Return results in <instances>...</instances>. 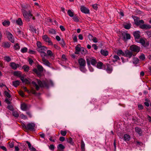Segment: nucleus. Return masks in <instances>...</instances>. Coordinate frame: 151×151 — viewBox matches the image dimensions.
Listing matches in <instances>:
<instances>
[{
    "label": "nucleus",
    "instance_id": "1",
    "mask_svg": "<svg viewBox=\"0 0 151 151\" xmlns=\"http://www.w3.org/2000/svg\"><path fill=\"white\" fill-rule=\"evenodd\" d=\"M36 81L38 85L34 81H32V83L33 85L36 90L37 91H38L40 87L41 88L45 87L47 88H48L49 85L52 86H53L54 85L53 83L51 80L47 81L46 82L45 81H42L39 79H37Z\"/></svg>",
    "mask_w": 151,
    "mask_h": 151
},
{
    "label": "nucleus",
    "instance_id": "2",
    "mask_svg": "<svg viewBox=\"0 0 151 151\" xmlns=\"http://www.w3.org/2000/svg\"><path fill=\"white\" fill-rule=\"evenodd\" d=\"M21 10L23 15L25 18V21L27 22H29L30 20L29 17L33 16V15L31 13V11L29 10L27 12L25 9H22Z\"/></svg>",
    "mask_w": 151,
    "mask_h": 151
},
{
    "label": "nucleus",
    "instance_id": "3",
    "mask_svg": "<svg viewBox=\"0 0 151 151\" xmlns=\"http://www.w3.org/2000/svg\"><path fill=\"white\" fill-rule=\"evenodd\" d=\"M22 127L24 130H30L33 131L35 130V124L33 123H30L26 125L24 124H22Z\"/></svg>",
    "mask_w": 151,
    "mask_h": 151
},
{
    "label": "nucleus",
    "instance_id": "4",
    "mask_svg": "<svg viewBox=\"0 0 151 151\" xmlns=\"http://www.w3.org/2000/svg\"><path fill=\"white\" fill-rule=\"evenodd\" d=\"M78 62L79 65V68L80 70L83 72H85L86 69L85 68L86 65V62L85 60L81 58L78 60Z\"/></svg>",
    "mask_w": 151,
    "mask_h": 151
},
{
    "label": "nucleus",
    "instance_id": "5",
    "mask_svg": "<svg viewBox=\"0 0 151 151\" xmlns=\"http://www.w3.org/2000/svg\"><path fill=\"white\" fill-rule=\"evenodd\" d=\"M37 69L34 68L32 70L34 73L37 74V75L40 77L41 76V73L43 71L44 68L41 65L38 64L37 66Z\"/></svg>",
    "mask_w": 151,
    "mask_h": 151
},
{
    "label": "nucleus",
    "instance_id": "6",
    "mask_svg": "<svg viewBox=\"0 0 151 151\" xmlns=\"http://www.w3.org/2000/svg\"><path fill=\"white\" fill-rule=\"evenodd\" d=\"M86 59L87 63V65L88 67L90 66L91 64L93 66H95L97 63L96 60L93 58H91L89 56L86 57Z\"/></svg>",
    "mask_w": 151,
    "mask_h": 151
},
{
    "label": "nucleus",
    "instance_id": "7",
    "mask_svg": "<svg viewBox=\"0 0 151 151\" xmlns=\"http://www.w3.org/2000/svg\"><path fill=\"white\" fill-rule=\"evenodd\" d=\"M139 42L143 47L146 48H147L150 44L149 42L147 40H145L142 38L140 39Z\"/></svg>",
    "mask_w": 151,
    "mask_h": 151
},
{
    "label": "nucleus",
    "instance_id": "8",
    "mask_svg": "<svg viewBox=\"0 0 151 151\" xmlns=\"http://www.w3.org/2000/svg\"><path fill=\"white\" fill-rule=\"evenodd\" d=\"M130 50L132 51L138 53L140 50V47L136 45H132L130 47Z\"/></svg>",
    "mask_w": 151,
    "mask_h": 151
},
{
    "label": "nucleus",
    "instance_id": "9",
    "mask_svg": "<svg viewBox=\"0 0 151 151\" xmlns=\"http://www.w3.org/2000/svg\"><path fill=\"white\" fill-rule=\"evenodd\" d=\"M47 48L45 46H42L40 47L37 48V50L39 52L43 54L44 56H47V54L44 52L46 50Z\"/></svg>",
    "mask_w": 151,
    "mask_h": 151
},
{
    "label": "nucleus",
    "instance_id": "10",
    "mask_svg": "<svg viewBox=\"0 0 151 151\" xmlns=\"http://www.w3.org/2000/svg\"><path fill=\"white\" fill-rule=\"evenodd\" d=\"M132 55L134 56L135 55H133L132 52L127 50L124 51V57H128L130 58Z\"/></svg>",
    "mask_w": 151,
    "mask_h": 151
},
{
    "label": "nucleus",
    "instance_id": "11",
    "mask_svg": "<svg viewBox=\"0 0 151 151\" xmlns=\"http://www.w3.org/2000/svg\"><path fill=\"white\" fill-rule=\"evenodd\" d=\"M140 34V32L139 31H136L133 32V36L135 40H138L141 37Z\"/></svg>",
    "mask_w": 151,
    "mask_h": 151
},
{
    "label": "nucleus",
    "instance_id": "12",
    "mask_svg": "<svg viewBox=\"0 0 151 151\" xmlns=\"http://www.w3.org/2000/svg\"><path fill=\"white\" fill-rule=\"evenodd\" d=\"M80 9L81 12L83 13L86 14H89L90 13L89 9L84 6H81Z\"/></svg>",
    "mask_w": 151,
    "mask_h": 151
},
{
    "label": "nucleus",
    "instance_id": "13",
    "mask_svg": "<svg viewBox=\"0 0 151 151\" xmlns=\"http://www.w3.org/2000/svg\"><path fill=\"white\" fill-rule=\"evenodd\" d=\"M7 36L8 40L12 43H14V41L12 35L10 32H8L7 34Z\"/></svg>",
    "mask_w": 151,
    "mask_h": 151
},
{
    "label": "nucleus",
    "instance_id": "14",
    "mask_svg": "<svg viewBox=\"0 0 151 151\" xmlns=\"http://www.w3.org/2000/svg\"><path fill=\"white\" fill-rule=\"evenodd\" d=\"M42 38L44 41L46 42H48L49 45H52V43L50 39L46 35H44L42 36Z\"/></svg>",
    "mask_w": 151,
    "mask_h": 151
},
{
    "label": "nucleus",
    "instance_id": "15",
    "mask_svg": "<svg viewBox=\"0 0 151 151\" xmlns=\"http://www.w3.org/2000/svg\"><path fill=\"white\" fill-rule=\"evenodd\" d=\"M139 28L142 29H150L151 28V26L150 25L143 24H141L139 26Z\"/></svg>",
    "mask_w": 151,
    "mask_h": 151
},
{
    "label": "nucleus",
    "instance_id": "16",
    "mask_svg": "<svg viewBox=\"0 0 151 151\" xmlns=\"http://www.w3.org/2000/svg\"><path fill=\"white\" fill-rule=\"evenodd\" d=\"M106 70L108 73H111L113 70V67L110 64L107 63Z\"/></svg>",
    "mask_w": 151,
    "mask_h": 151
},
{
    "label": "nucleus",
    "instance_id": "17",
    "mask_svg": "<svg viewBox=\"0 0 151 151\" xmlns=\"http://www.w3.org/2000/svg\"><path fill=\"white\" fill-rule=\"evenodd\" d=\"M96 67L99 69H105L106 65H104L102 62H98L97 64Z\"/></svg>",
    "mask_w": 151,
    "mask_h": 151
},
{
    "label": "nucleus",
    "instance_id": "18",
    "mask_svg": "<svg viewBox=\"0 0 151 151\" xmlns=\"http://www.w3.org/2000/svg\"><path fill=\"white\" fill-rule=\"evenodd\" d=\"M42 60L44 64L49 67H50L51 64L47 60L45 59V57H43L42 58Z\"/></svg>",
    "mask_w": 151,
    "mask_h": 151
},
{
    "label": "nucleus",
    "instance_id": "19",
    "mask_svg": "<svg viewBox=\"0 0 151 151\" xmlns=\"http://www.w3.org/2000/svg\"><path fill=\"white\" fill-rule=\"evenodd\" d=\"M122 35L123 36L122 39L125 41L126 40H129L131 38V36L129 34L125 33L124 34H122Z\"/></svg>",
    "mask_w": 151,
    "mask_h": 151
},
{
    "label": "nucleus",
    "instance_id": "20",
    "mask_svg": "<svg viewBox=\"0 0 151 151\" xmlns=\"http://www.w3.org/2000/svg\"><path fill=\"white\" fill-rule=\"evenodd\" d=\"M81 46L79 44L77 45L76 47L75 51V54H79V52L81 51V48H80Z\"/></svg>",
    "mask_w": 151,
    "mask_h": 151
},
{
    "label": "nucleus",
    "instance_id": "21",
    "mask_svg": "<svg viewBox=\"0 0 151 151\" xmlns=\"http://www.w3.org/2000/svg\"><path fill=\"white\" fill-rule=\"evenodd\" d=\"M11 43L9 42H4L2 43V46L4 48H8L10 46Z\"/></svg>",
    "mask_w": 151,
    "mask_h": 151
},
{
    "label": "nucleus",
    "instance_id": "22",
    "mask_svg": "<svg viewBox=\"0 0 151 151\" xmlns=\"http://www.w3.org/2000/svg\"><path fill=\"white\" fill-rule=\"evenodd\" d=\"M20 80L23 83H25L27 84H29L30 83V82L29 80L26 78H24L23 76L21 77Z\"/></svg>",
    "mask_w": 151,
    "mask_h": 151
},
{
    "label": "nucleus",
    "instance_id": "23",
    "mask_svg": "<svg viewBox=\"0 0 151 151\" xmlns=\"http://www.w3.org/2000/svg\"><path fill=\"white\" fill-rule=\"evenodd\" d=\"M10 66L12 69L16 70L17 67H19V65L18 64H16L15 63L12 62L10 63Z\"/></svg>",
    "mask_w": 151,
    "mask_h": 151
},
{
    "label": "nucleus",
    "instance_id": "24",
    "mask_svg": "<svg viewBox=\"0 0 151 151\" xmlns=\"http://www.w3.org/2000/svg\"><path fill=\"white\" fill-rule=\"evenodd\" d=\"M135 23L137 26H140L141 25L140 24H144V21L142 20H138L137 19H134Z\"/></svg>",
    "mask_w": 151,
    "mask_h": 151
},
{
    "label": "nucleus",
    "instance_id": "25",
    "mask_svg": "<svg viewBox=\"0 0 151 151\" xmlns=\"http://www.w3.org/2000/svg\"><path fill=\"white\" fill-rule=\"evenodd\" d=\"M6 95V97L5 99L6 102L7 104H10L11 103L10 101H11L12 100L11 98V95Z\"/></svg>",
    "mask_w": 151,
    "mask_h": 151
},
{
    "label": "nucleus",
    "instance_id": "26",
    "mask_svg": "<svg viewBox=\"0 0 151 151\" xmlns=\"http://www.w3.org/2000/svg\"><path fill=\"white\" fill-rule=\"evenodd\" d=\"M57 148L59 151H64L65 147L62 144H59L58 145Z\"/></svg>",
    "mask_w": 151,
    "mask_h": 151
},
{
    "label": "nucleus",
    "instance_id": "27",
    "mask_svg": "<svg viewBox=\"0 0 151 151\" xmlns=\"http://www.w3.org/2000/svg\"><path fill=\"white\" fill-rule=\"evenodd\" d=\"M135 132L137 133L140 136L142 135V131L141 129L138 127H136L135 128Z\"/></svg>",
    "mask_w": 151,
    "mask_h": 151
},
{
    "label": "nucleus",
    "instance_id": "28",
    "mask_svg": "<svg viewBox=\"0 0 151 151\" xmlns=\"http://www.w3.org/2000/svg\"><path fill=\"white\" fill-rule=\"evenodd\" d=\"M21 108L22 110L25 111L27 109V106L25 103L22 104L21 105Z\"/></svg>",
    "mask_w": 151,
    "mask_h": 151
},
{
    "label": "nucleus",
    "instance_id": "29",
    "mask_svg": "<svg viewBox=\"0 0 151 151\" xmlns=\"http://www.w3.org/2000/svg\"><path fill=\"white\" fill-rule=\"evenodd\" d=\"M102 55L106 56L108 55V52L107 50L101 49L100 51Z\"/></svg>",
    "mask_w": 151,
    "mask_h": 151
},
{
    "label": "nucleus",
    "instance_id": "30",
    "mask_svg": "<svg viewBox=\"0 0 151 151\" xmlns=\"http://www.w3.org/2000/svg\"><path fill=\"white\" fill-rule=\"evenodd\" d=\"M14 74L15 76L20 77V78H21V77L22 76H21L22 73L20 71H14Z\"/></svg>",
    "mask_w": 151,
    "mask_h": 151
},
{
    "label": "nucleus",
    "instance_id": "31",
    "mask_svg": "<svg viewBox=\"0 0 151 151\" xmlns=\"http://www.w3.org/2000/svg\"><path fill=\"white\" fill-rule=\"evenodd\" d=\"M17 24L21 26L22 25L23 23L21 19L20 18H18L16 21Z\"/></svg>",
    "mask_w": 151,
    "mask_h": 151
},
{
    "label": "nucleus",
    "instance_id": "32",
    "mask_svg": "<svg viewBox=\"0 0 151 151\" xmlns=\"http://www.w3.org/2000/svg\"><path fill=\"white\" fill-rule=\"evenodd\" d=\"M117 54L119 56H120L121 55H122L124 56V52L122 50H118L117 51Z\"/></svg>",
    "mask_w": 151,
    "mask_h": 151
},
{
    "label": "nucleus",
    "instance_id": "33",
    "mask_svg": "<svg viewBox=\"0 0 151 151\" xmlns=\"http://www.w3.org/2000/svg\"><path fill=\"white\" fill-rule=\"evenodd\" d=\"M67 141L68 143L72 145H74V143L73 141V139L71 137L67 139Z\"/></svg>",
    "mask_w": 151,
    "mask_h": 151
},
{
    "label": "nucleus",
    "instance_id": "34",
    "mask_svg": "<svg viewBox=\"0 0 151 151\" xmlns=\"http://www.w3.org/2000/svg\"><path fill=\"white\" fill-rule=\"evenodd\" d=\"M20 81H15L13 82V85L15 87H17L19 85Z\"/></svg>",
    "mask_w": 151,
    "mask_h": 151
},
{
    "label": "nucleus",
    "instance_id": "35",
    "mask_svg": "<svg viewBox=\"0 0 151 151\" xmlns=\"http://www.w3.org/2000/svg\"><path fill=\"white\" fill-rule=\"evenodd\" d=\"M130 136L129 135L126 134L124 135V140L125 141H128L130 139Z\"/></svg>",
    "mask_w": 151,
    "mask_h": 151
},
{
    "label": "nucleus",
    "instance_id": "36",
    "mask_svg": "<svg viewBox=\"0 0 151 151\" xmlns=\"http://www.w3.org/2000/svg\"><path fill=\"white\" fill-rule=\"evenodd\" d=\"M12 114L16 118H17L19 116V114L16 111L14 110L12 112Z\"/></svg>",
    "mask_w": 151,
    "mask_h": 151
},
{
    "label": "nucleus",
    "instance_id": "37",
    "mask_svg": "<svg viewBox=\"0 0 151 151\" xmlns=\"http://www.w3.org/2000/svg\"><path fill=\"white\" fill-rule=\"evenodd\" d=\"M29 67L26 65H24L22 67V68L23 69L25 72H28L29 70Z\"/></svg>",
    "mask_w": 151,
    "mask_h": 151
},
{
    "label": "nucleus",
    "instance_id": "38",
    "mask_svg": "<svg viewBox=\"0 0 151 151\" xmlns=\"http://www.w3.org/2000/svg\"><path fill=\"white\" fill-rule=\"evenodd\" d=\"M47 55H48L50 57H54V54L52 53V51L50 50H48L47 51Z\"/></svg>",
    "mask_w": 151,
    "mask_h": 151
},
{
    "label": "nucleus",
    "instance_id": "39",
    "mask_svg": "<svg viewBox=\"0 0 151 151\" xmlns=\"http://www.w3.org/2000/svg\"><path fill=\"white\" fill-rule=\"evenodd\" d=\"M10 24V22L9 21L5 20L2 22V24L4 26H9Z\"/></svg>",
    "mask_w": 151,
    "mask_h": 151
},
{
    "label": "nucleus",
    "instance_id": "40",
    "mask_svg": "<svg viewBox=\"0 0 151 151\" xmlns=\"http://www.w3.org/2000/svg\"><path fill=\"white\" fill-rule=\"evenodd\" d=\"M14 48L16 50H19L20 49V46L18 43H17L14 46Z\"/></svg>",
    "mask_w": 151,
    "mask_h": 151
},
{
    "label": "nucleus",
    "instance_id": "41",
    "mask_svg": "<svg viewBox=\"0 0 151 151\" xmlns=\"http://www.w3.org/2000/svg\"><path fill=\"white\" fill-rule=\"evenodd\" d=\"M68 15L71 17H73L74 16V13L70 10H68L67 12Z\"/></svg>",
    "mask_w": 151,
    "mask_h": 151
},
{
    "label": "nucleus",
    "instance_id": "42",
    "mask_svg": "<svg viewBox=\"0 0 151 151\" xmlns=\"http://www.w3.org/2000/svg\"><path fill=\"white\" fill-rule=\"evenodd\" d=\"M131 24L130 23L127 24L124 26V28L127 29H129L131 28Z\"/></svg>",
    "mask_w": 151,
    "mask_h": 151
},
{
    "label": "nucleus",
    "instance_id": "43",
    "mask_svg": "<svg viewBox=\"0 0 151 151\" xmlns=\"http://www.w3.org/2000/svg\"><path fill=\"white\" fill-rule=\"evenodd\" d=\"M60 41V43L62 47H64L66 45L65 42L63 39Z\"/></svg>",
    "mask_w": 151,
    "mask_h": 151
},
{
    "label": "nucleus",
    "instance_id": "44",
    "mask_svg": "<svg viewBox=\"0 0 151 151\" xmlns=\"http://www.w3.org/2000/svg\"><path fill=\"white\" fill-rule=\"evenodd\" d=\"M22 9H27L28 8V5L27 4H23L21 5Z\"/></svg>",
    "mask_w": 151,
    "mask_h": 151
},
{
    "label": "nucleus",
    "instance_id": "45",
    "mask_svg": "<svg viewBox=\"0 0 151 151\" xmlns=\"http://www.w3.org/2000/svg\"><path fill=\"white\" fill-rule=\"evenodd\" d=\"M28 49L26 47H24L21 49V52L23 53H24L27 52Z\"/></svg>",
    "mask_w": 151,
    "mask_h": 151
},
{
    "label": "nucleus",
    "instance_id": "46",
    "mask_svg": "<svg viewBox=\"0 0 151 151\" xmlns=\"http://www.w3.org/2000/svg\"><path fill=\"white\" fill-rule=\"evenodd\" d=\"M80 51L81 52L82 54H86V50L84 48L82 47L81 48Z\"/></svg>",
    "mask_w": 151,
    "mask_h": 151
},
{
    "label": "nucleus",
    "instance_id": "47",
    "mask_svg": "<svg viewBox=\"0 0 151 151\" xmlns=\"http://www.w3.org/2000/svg\"><path fill=\"white\" fill-rule=\"evenodd\" d=\"M49 33L50 34H56V32L53 29H51L49 30Z\"/></svg>",
    "mask_w": 151,
    "mask_h": 151
},
{
    "label": "nucleus",
    "instance_id": "48",
    "mask_svg": "<svg viewBox=\"0 0 151 151\" xmlns=\"http://www.w3.org/2000/svg\"><path fill=\"white\" fill-rule=\"evenodd\" d=\"M72 19L74 21L76 22H78L79 21L78 17H76L75 16L73 17Z\"/></svg>",
    "mask_w": 151,
    "mask_h": 151
},
{
    "label": "nucleus",
    "instance_id": "49",
    "mask_svg": "<svg viewBox=\"0 0 151 151\" xmlns=\"http://www.w3.org/2000/svg\"><path fill=\"white\" fill-rule=\"evenodd\" d=\"M4 60L6 61L7 62H9L11 61V58H10L8 56H6L4 58Z\"/></svg>",
    "mask_w": 151,
    "mask_h": 151
},
{
    "label": "nucleus",
    "instance_id": "50",
    "mask_svg": "<svg viewBox=\"0 0 151 151\" xmlns=\"http://www.w3.org/2000/svg\"><path fill=\"white\" fill-rule=\"evenodd\" d=\"M145 33L146 34L150 37H151V30L146 31Z\"/></svg>",
    "mask_w": 151,
    "mask_h": 151
},
{
    "label": "nucleus",
    "instance_id": "51",
    "mask_svg": "<svg viewBox=\"0 0 151 151\" xmlns=\"http://www.w3.org/2000/svg\"><path fill=\"white\" fill-rule=\"evenodd\" d=\"M7 109L9 110L13 111L14 110L13 106L12 105H9L7 106Z\"/></svg>",
    "mask_w": 151,
    "mask_h": 151
},
{
    "label": "nucleus",
    "instance_id": "52",
    "mask_svg": "<svg viewBox=\"0 0 151 151\" xmlns=\"http://www.w3.org/2000/svg\"><path fill=\"white\" fill-rule=\"evenodd\" d=\"M99 5L97 4H94L92 5V6L93 8L96 10L98 8V6H99Z\"/></svg>",
    "mask_w": 151,
    "mask_h": 151
},
{
    "label": "nucleus",
    "instance_id": "53",
    "mask_svg": "<svg viewBox=\"0 0 151 151\" xmlns=\"http://www.w3.org/2000/svg\"><path fill=\"white\" fill-rule=\"evenodd\" d=\"M85 143L83 140H81V149H85Z\"/></svg>",
    "mask_w": 151,
    "mask_h": 151
},
{
    "label": "nucleus",
    "instance_id": "54",
    "mask_svg": "<svg viewBox=\"0 0 151 151\" xmlns=\"http://www.w3.org/2000/svg\"><path fill=\"white\" fill-rule=\"evenodd\" d=\"M140 59L142 60H144L145 59V55L143 54H142L139 57Z\"/></svg>",
    "mask_w": 151,
    "mask_h": 151
},
{
    "label": "nucleus",
    "instance_id": "55",
    "mask_svg": "<svg viewBox=\"0 0 151 151\" xmlns=\"http://www.w3.org/2000/svg\"><path fill=\"white\" fill-rule=\"evenodd\" d=\"M49 147L50 149L51 150H53L55 149V146L54 145L52 144L49 146Z\"/></svg>",
    "mask_w": 151,
    "mask_h": 151
},
{
    "label": "nucleus",
    "instance_id": "56",
    "mask_svg": "<svg viewBox=\"0 0 151 151\" xmlns=\"http://www.w3.org/2000/svg\"><path fill=\"white\" fill-rule=\"evenodd\" d=\"M9 146L11 148H12L14 146V142H12L9 143Z\"/></svg>",
    "mask_w": 151,
    "mask_h": 151
},
{
    "label": "nucleus",
    "instance_id": "57",
    "mask_svg": "<svg viewBox=\"0 0 151 151\" xmlns=\"http://www.w3.org/2000/svg\"><path fill=\"white\" fill-rule=\"evenodd\" d=\"M60 133L63 136H65L67 132L66 131H63L62 130L61 131Z\"/></svg>",
    "mask_w": 151,
    "mask_h": 151
},
{
    "label": "nucleus",
    "instance_id": "58",
    "mask_svg": "<svg viewBox=\"0 0 151 151\" xmlns=\"http://www.w3.org/2000/svg\"><path fill=\"white\" fill-rule=\"evenodd\" d=\"M28 52L30 54H35L36 52L31 50H29Z\"/></svg>",
    "mask_w": 151,
    "mask_h": 151
},
{
    "label": "nucleus",
    "instance_id": "59",
    "mask_svg": "<svg viewBox=\"0 0 151 151\" xmlns=\"http://www.w3.org/2000/svg\"><path fill=\"white\" fill-rule=\"evenodd\" d=\"M73 40L74 42H78L77 37L76 35H75L74 37H73Z\"/></svg>",
    "mask_w": 151,
    "mask_h": 151
},
{
    "label": "nucleus",
    "instance_id": "60",
    "mask_svg": "<svg viewBox=\"0 0 151 151\" xmlns=\"http://www.w3.org/2000/svg\"><path fill=\"white\" fill-rule=\"evenodd\" d=\"M28 61L30 65H32L33 63V60L30 58H29Z\"/></svg>",
    "mask_w": 151,
    "mask_h": 151
},
{
    "label": "nucleus",
    "instance_id": "61",
    "mask_svg": "<svg viewBox=\"0 0 151 151\" xmlns=\"http://www.w3.org/2000/svg\"><path fill=\"white\" fill-rule=\"evenodd\" d=\"M37 48H39L40 47H42V44L40 42L38 41L37 42Z\"/></svg>",
    "mask_w": 151,
    "mask_h": 151
},
{
    "label": "nucleus",
    "instance_id": "62",
    "mask_svg": "<svg viewBox=\"0 0 151 151\" xmlns=\"http://www.w3.org/2000/svg\"><path fill=\"white\" fill-rule=\"evenodd\" d=\"M113 58L117 60H120V58L118 55H114L113 57Z\"/></svg>",
    "mask_w": 151,
    "mask_h": 151
},
{
    "label": "nucleus",
    "instance_id": "63",
    "mask_svg": "<svg viewBox=\"0 0 151 151\" xmlns=\"http://www.w3.org/2000/svg\"><path fill=\"white\" fill-rule=\"evenodd\" d=\"M29 148L31 151H36V149L32 146H31V147H29Z\"/></svg>",
    "mask_w": 151,
    "mask_h": 151
},
{
    "label": "nucleus",
    "instance_id": "64",
    "mask_svg": "<svg viewBox=\"0 0 151 151\" xmlns=\"http://www.w3.org/2000/svg\"><path fill=\"white\" fill-rule=\"evenodd\" d=\"M21 117L24 119H27V116L23 114H22L20 115Z\"/></svg>",
    "mask_w": 151,
    "mask_h": 151
}]
</instances>
